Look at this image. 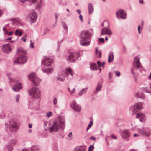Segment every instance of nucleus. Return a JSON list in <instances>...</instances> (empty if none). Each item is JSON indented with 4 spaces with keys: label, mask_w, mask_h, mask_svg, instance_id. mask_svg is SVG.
<instances>
[{
    "label": "nucleus",
    "mask_w": 151,
    "mask_h": 151,
    "mask_svg": "<svg viewBox=\"0 0 151 151\" xmlns=\"http://www.w3.org/2000/svg\"><path fill=\"white\" fill-rule=\"evenodd\" d=\"M139 2L140 4H143V0H139Z\"/></svg>",
    "instance_id": "0e129e2a"
},
{
    "label": "nucleus",
    "mask_w": 151,
    "mask_h": 151,
    "mask_svg": "<svg viewBox=\"0 0 151 151\" xmlns=\"http://www.w3.org/2000/svg\"><path fill=\"white\" fill-rule=\"evenodd\" d=\"M70 106L71 109L76 112H79L81 110V106L77 104L75 100H73L71 102Z\"/></svg>",
    "instance_id": "f8f14e48"
},
{
    "label": "nucleus",
    "mask_w": 151,
    "mask_h": 151,
    "mask_svg": "<svg viewBox=\"0 0 151 151\" xmlns=\"http://www.w3.org/2000/svg\"><path fill=\"white\" fill-rule=\"evenodd\" d=\"M13 33V32L11 31V32H9L8 34V35L9 36H10V35H11Z\"/></svg>",
    "instance_id": "774afa93"
},
{
    "label": "nucleus",
    "mask_w": 151,
    "mask_h": 151,
    "mask_svg": "<svg viewBox=\"0 0 151 151\" xmlns=\"http://www.w3.org/2000/svg\"><path fill=\"white\" fill-rule=\"evenodd\" d=\"M49 30L47 28L45 29L44 31L43 35H45L46 33Z\"/></svg>",
    "instance_id": "603ef678"
},
{
    "label": "nucleus",
    "mask_w": 151,
    "mask_h": 151,
    "mask_svg": "<svg viewBox=\"0 0 151 151\" xmlns=\"http://www.w3.org/2000/svg\"><path fill=\"white\" fill-rule=\"evenodd\" d=\"M27 35L26 34L25 35L23 36V37L21 39V40H22L24 42H25L26 41V36Z\"/></svg>",
    "instance_id": "37998d69"
},
{
    "label": "nucleus",
    "mask_w": 151,
    "mask_h": 151,
    "mask_svg": "<svg viewBox=\"0 0 151 151\" xmlns=\"http://www.w3.org/2000/svg\"><path fill=\"white\" fill-rule=\"evenodd\" d=\"M88 9L89 14H92L94 11V9L91 3H90L88 4Z\"/></svg>",
    "instance_id": "a878e982"
},
{
    "label": "nucleus",
    "mask_w": 151,
    "mask_h": 151,
    "mask_svg": "<svg viewBox=\"0 0 151 151\" xmlns=\"http://www.w3.org/2000/svg\"><path fill=\"white\" fill-rule=\"evenodd\" d=\"M65 126V122L64 118L59 116L56 120L54 121L50 124L48 130L50 133L57 132L60 130H63Z\"/></svg>",
    "instance_id": "f257e3e1"
},
{
    "label": "nucleus",
    "mask_w": 151,
    "mask_h": 151,
    "mask_svg": "<svg viewBox=\"0 0 151 151\" xmlns=\"http://www.w3.org/2000/svg\"><path fill=\"white\" fill-rule=\"evenodd\" d=\"M58 101L56 98H54L53 101V104L55 106H56L57 104Z\"/></svg>",
    "instance_id": "ea45409f"
},
{
    "label": "nucleus",
    "mask_w": 151,
    "mask_h": 151,
    "mask_svg": "<svg viewBox=\"0 0 151 151\" xmlns=\"http://www.w3.org/2000/svg\"><path fill=\"white\" fill-rule=\"evenodd\" d=\"M68 137H71L72 136V133L71 132H70L69 133V134H68Z\"/></svg>",
    "instance_id": "338daca9"
},
{
    "label": "nucleus",
    "mask_w": 151,
    "mask_h": 151,
    "mask_svg": "<svg viewBox=\"0 0 151 151\" xmlns=\"http://www.w3.org/2000/svg\"><path fill=\"white\" fill-rule=\"evenodd\" d=\"M22 34V32L21 31H19L18 29L16 30L15 32V34L16 35H18L21 36Z\"/></svg>",
    "instance_id": "f704fd0d"
},
{
    "label": "nucleus",
    "mask_w": 151,
    "mask_h": 151,
    "mask_svg": "<svg viewBox=\"0 0 151 151\" xmlns=\"http://www.w3.org/2000/svg\"><path fill=\"white\" fill-rule=\"evenodd\" d=\"M12 147H9L7 146L5 147L4 149V151H12Z\"/></svg>",
    "instance_id": "e433bc0d"
},
{
    "label": "nucleus",
    "mask_w": 151,
    "mask_h": 151,
    "mask_svg": "<svg viewBox=\"0 0 151 151\" xmlns=\"http://www.w3.org/2000/svg\"><path fill=\"white\" fill-rule=\"evenodd\" d=\"M11 24H8L6 25L5 26L3 27V31H6V29H11L12 28H11V27L10 26Z\"/></svg>",
    "instance_id": "2f4dec72"
},
{
    "label": "nucleus",
    "mask_w": 151,
    "mask_h": 151,
    "mask_svg": "<svg viewBox=\"0 0 151 151\" xmlns=\"http://www.w3.org/2000/svg\"><path fill=\"white\" fill-rule=\"evenodd\" d=\"M22 85L21 83H16L13 87L12 89L15 92H18L22 88Z\"/></svg>",
    "instance_id": "aec40b11"
},
{
    "label": "nucleus",
    "mask_w": 151,
    "mask_h": 151,
    "mask_svg": "<svg viewBox=\"0 0 151 151\" xmlns=\"http://www.w3.org/2000/svg\"><path fill=\"white\" fill-rule=\"evenodd\" d=\"M73 151H86V148L84 146H78L75 148Z\"/></svg>",
    "instance_id": "5701e85b"
},
{
    "label": "nucleus",
    "mask_w": 151,
    "mask_h": 151,
    "mask_svg": "<svg viewBox=\"0 0 151 151\" xmlns=\"http://www.w3.org/2000/svg\"><path fill=\"white\" fill-rule=\"evenodd\" d=\"M62 25L63 28L67 31L68 29V27L66 24V23L64 22H62L61 23Z\"/></svg>",
    "instance_id": "72a5a7b5"
},
{
    "label": "nucleus",
    "mask_w": 151,
    "mask_h": 151,
    "mask_svg": "<svg viewBox=\"0 0 151 151\" xmlns=\"http://www.w3.org/2000/svg\"><path fill=\"white\" fill-rule=\"evenodd\" d=\"M9 128L11 132H15L19 129V124L14 120H11L9 122Z\"/></svg>",
    "instance_id": "0eeeda50"
},
{
    "label": "nucleus",
    "mask_w": 151,
    "mask_h": 151,
    "mask_svg": "<svg viewBox=\"0 0 151 151\" xmlns=\"http://www.w3.org/2000/svg\"><path fill=\"white\" fill-rule=\"evenodd\" d=\"M139 133L142 135L149 137L151 135V129L141 130L139 131Z\"/></svg>",
    "instance_id": "a211bd4d"
},
{
    "label": "nucleus",
    "mask_w": 151,
    "mask_h": 151,
    "mask_svg": "<svg viewBox=\"0 0 151 151\" xmlns=\"http://www.w3.org/2000/svg\"><path fill=\"white\" fill-rule=\"evenodd\" d=\"M94 148L93 145L90 146L89 147L88 151H93Z\"/></svg>",
    "instance_id": "a18cd8bd"
},
{
    "label": "nucleus",
    "mask_w": 151,
    "mask_h": 151,
    "mask_svg": "<svg viewBox=\"0 0 151 151\" xmlns=\"http://www.w3.org/2000/svg\"><path fill=\"white\" fill-rule=\"evenodd\" d=\"M133 76H134V79L135 80V82H137V77H136L135 75Z\"/></svg>",
    "instance_id": "052dcab7"
},
{
    "label": "nucleus",
    "mask_w": 151,
    "mask_h": 151,
    "mask_svg": "<svg viewBox=\"0 0 151 151\" xmlns=\"http://www.w3.org/2000/svg\"><path fill=\"white\" fill-rule=\"evenodd\" d=\"M68 58L66 60L68 62H74L78 60L80 54L78 52H74L68 53Z\"/></svg>",
    "instance_id": "39448f33"
},
{
    "label": "nucleus",
    "mask_w": 151,
    "mask_h": 151,
    "mask_svg": "<svg viewBox=\"0 0 151 151\" xmlns=\"http://www.w3.org/2000/svg\"><path fill=\"white\" fill-rule=\"evenodd\" d=\"M141 26L140 25H139L138 27V33L139 34H140L141 33ZM142 29V27L141 28V29Z\"/></svg>",
    "instance_id": "8fccbe9b"
},
{
    "label": "nucleus",
    "mask_w": 151,
    "mask_h": 151,
    "mask_svg": "<svg viewBox=\"0 0 151 151\" xmlns=\"http://www.w3.org/2000/svg\"><path fill=\"white\" fill-rule=\"evenodd\" d=\"M37 7L39 9H41L42 8L43 5V1L42 0H37Z\"/></svg>",
    "instance_id": "c756f323"
},
{
    "label": "nucleus",
    "mask_w": 151,
    "mask_h": 151,
    "mask_svg": "<svg viewBox=\"0 0 151 151\" xmlns=\"http://www.w3.org/2000/svg\"><path fill=\"white\" fill-rule=\"evenodd\" d=\"M143 108V103L140 102L135 104L132 106L129 109L133 114H135L139 110L142 109Z\"/></svg>",
    "instance_id": "1a4fd4ad"
},
{
    "label": "nucleus",
    "mask_w": 151,
    "mask_h": 151,
    "mask_svg": "<svg viewBox=\"0 0 151 151\" xmlns=\"http://www.w3.org/2000/svg\"><path fill=\"white\" fill-rule=\"evenodd\" d=\"M56 79L57 80L61 82H63L65 80V78L63 77L61 75L58 76L57 78Z\"/></svg>",
    "instance_id": "473e14b6"
},
{
    "label": "nucleus",
    "mask_w": 151,
    "mask_h": 151,
    "mask_svg": "<svg viewBox=\"0 0 151 151\" xmlns=\"http://www.w3.org/2000/svg\"><path fill=\"white\" fill-rule=\"evenodd\" d=\"M136 117L139 119L142 122H145L146 120V117L144 114L142 113H139L136 115Z\"/></svg>",
    "instance_id": "6ab92c4d"
},
{
    "label": "nucleus",
    "mask_w": 151,
    "mask_h": 151,
    "mask_svg": "<svg viewBox=\"0 0 151 151\" xmlns=\"http://www.w3.org/2000/svg\"><path fill=\"white\" fill-rule=\"evenodd\" d=\"M17 143V141L16 139H12L9 141L7 146L9 147H11L12 150L13 147Z\"/></svg>",
    "instance_id": "412c9836"
},
{
    "label": "nucleus",
    "mask_w": 151,
    "mask_h": 151,
    "mask_svg": "<svg viewBox=\"0 0 151 151\" xmlns=\"http://www.w3.org/2000/svg\"><path fill=\"white\" fill-rule=\"evenodd\" d=\"M99 41L101 43H103L104 42V40L102 38H101L99 39Z\"/></svg>",
    "instance_id": "09e8293b"
},
{
    "label": "nucleus",
    "mask_w": 151,
    "mask_h": 151,
    "mask_svg": "<svg viewBox=\"0 0 151 151\" xmlns=\"http://www.w3.org/2000/svg\"><path fill=\"white\" fill-rule=\"evenodd\" d=\"M144 91L145 92L150 93L151 91L148 88L146 87H144L143 88Z\"/></svg>",
    "instance_id": "4c0bfd02"
},
{
    "label": "nucleus",
    "mask_w": 151,
    "mask_h": 151,
    "mask_svg": "<svg viewBox=\"0 0 151 151\" xmlns=\"http://www.w3.org/2000/svg\"><path fill=\"white\" fill-rule=\"evenodd\" d=\"M9 79V82H15V81L13 79L9 77H8Z\"/></svg>",
    "instance_id": "6e6d98bb"
},
{
    "label": "nucleus",
    "mask_w": 151,
    "mask_h": 151,
    "mask_svg": "<svg viewBox=\"0 0 151 151\" xmlns=\"http://www.w3.org/2000/svg\"><path fill=\"white\" fill-rule=\"evenodd\" d=\"M88 88V87H86L82 89L79 92L78 94L79 96H81L83 95L86 92Z\"/></svg>",
    "instance_id": "cd10ccee"
},
{
    "label": "nucleus",
    "mask_w": 151,
    "mask_h": 151,
    "mask_svg": "<svg viewBox=\"0 0 151 151\" xmlns=\"http://www.w3.org/2000/svg\"><path fill=\"white\" fill-rule=\"evenodd\" d=\"M102 85L99 83H98L96 87L95 90L94 91V93L95 94H96L98 92L100 91L102 88Z\"/></svg>",
    "instance_id": "bb28decb"
},
{
    "label": "nucleus",
    "mask_w": 151,
    "mask_h": 151,
    "mask_svg": "<svg viewBox=\"0 0 151 151\" xmlns=\"http://www.w3.org/2000/svg\"><path fill=\"white\" fill-rule=\"evenodd\" d=\"M58 16H59V15L58 14H57L56 13H55V20H56V22H57V19H58Z\"/></svg>",
    "instance_id": "3c124183"
},
{
    "label": "nucleus",
    "mask_w": 151,
    "mask_h": 151,
    "mask_svg": "<svg viewBox=\"0 0 151 151\" xmlns=\"http://www.w3.org/2000/svg\"><path fill=\"white\" fill-rule=\"evenodd\" d=\"M112 74L111 73H109V77L110 79L111 78H112Z\"/></svg>",
    "instance_id": "13d9d810"
},
{
    "label": "nucleus",
    "mask_w": 151,
    "mask_h": 151,
    "mask_svg": "<svg viewBox=\"0 0 151 151\" xmlns=\"http://www.w3.org/2000/svg\"><path fill=\"white\" fill-rule=\"evenodd\" d=\"M16 52L18 55H22L17 58L15 61V63L19 64H22L25 63L27 61L26 58L25 56L26 52V51L22 48L20 47L17 50Z\"/></svg>",
    "instance_id": "7ed1b4c3"
},
{
    "label": "nucleus",
    "mask_w": 151,
    "mask_h": 151,
    "mask_svg": "<svg viewBox=\"0 0 151 151\" xmlns=\"http://www.w3.org/2000/svg\"><path fill=\"white\" fill-rule=\"evenodd\" d=\"M93 35V30L90 29L89 30L83 31L80 34V44L82 46H88L90 44V42L88 40Z\"/></svg>",
    "instance_id": "f03ea898"
},
{
    "label": "nucleus",
    "mask_w": 151,
    "mask_h": 151,
    "mask_svg": "<svg viewBox=\"0 0 151 151\" xmlns=\"http://www.w3.org/2000/svg\"><path fill=\"white\" fill-rule=\"evenodd\" d=\"M53 70L54 69L52 67L48 68L46 69L42 68L41 69V70L43 72L47 74H50L52 73Z\"/></svg>",
    "instance_id": "4be33fe9"
},
{
    "label": "nucleus",
    "mask_w": 151,
    "mask_h": 151,
    "mask_svg": "<svg viewBox=\"0 0 151 151\" xmlns=\"http://www.w3.org/2000/svg\"><path fill=\"white\" fill-rule=\"evenodd\" d=\"M30 47L31 48H33L34 47V42L31 40H30Z\"/></svg>",
    "instance_id": "a19ab883"
},
{
    "label": "nucleus",
    "mask_w": 151,
    "mask_h": 151,
    "mask_svg": "<svg viewBox=\"0 0 151 151\" xmlns=\"http://www.w3.org/2000/svg\"><path fill=\"white\" fill-rule=\"evenodd\" d=\"M111 137L114 139L116 140L117 139V138L116 136L114 134H112L111 136Z\"/></svg>",
    "instance_id": "4d7b16f0"
},
{
    "label": "nucleus",
    "mask_w": 151,
    "mask_h": 151,
    "mask_svg": "<svg viewBox=\"0 0 151 151\" xmlns=\"http://www.w3.org/2000/svg\"><path fill=\"white\" fill-rule=\"evenodd\" d=\"M28 20H30L32 23L35 22L36 20L37 15L35 13L32 12L29 13L27 16Z\"/></svg>",
    "instance_id": "dca6fc26"
},
{
    "label": "nucleus",
    "mask_w": 151,
    "mask_h": 151,
    "mask_svg": "<svg viewBox=\"0 0 151 151\" xmlns=\"http://www.w3.org/2000/svg\"><path fill=\"white\" fill-rule=\"evenodd\" d=\"M68 90L71 95L73 94L74 92L75 89V88H73L72 90H71L69 87L68 88Z\"/></svg>",
    "instance_id": "c9c22d12"
},
{
    "label": "nucleus",
    "mask_w": 151,
    "mask_h": 151,
    "mask_svg": "<svg viewBox=\"0 0 151 151\" xmlns=\"http://www.w3.org/2000/svg\"><path fill=\"white\" fill-rule=\"evenodd\" d=\"M103 24L104 25H105L107 26V27H104L102 29L101 35H103L106 34H107L109 35H111L112 32L108 27L109 26V22L108 21H105L104 22Z\"/></svg>",
    "instance_id": "9b49d317"
},
{
    "label": "nucleus",
    "mask_w": 151,
    "mask_h": 151,
    "mask_svg": "<svg viewBox=\"0 0 151 151\" xmlns=\"http://www.w3.org/2000/svg\"><path fill=\"white\" fill-rule=\"evenodd\" d=\"M95 54L96 55H97V56H98V49L97 48H96V49Z\"/></svg>",
    "instance_id": "bf43d9fd"
},
{
    "label": "nucleus",
    "mask_w": 151,
    "mask_h": 151,
    "mask_svg": "<svg viewBox=\"0 0 151 151\" xmlns=\"http://www.w3.org/2000/svg\"><path fill=\"white\" fill-rule=\"evenodd\" d=\"M90 68L92 70H97V67L96 63H92L90 64Z\"/></svg>",
    "instance_id": "7c9ffc66"
},
{
    "label": "nucleus",
    "mask_w": 151,
    "mask_h": 151,
    "mask_svg": "<svg viewBox=\"0 0 151 151\" xmlns=\"http://www.w3.org/2000/svg\"><path fill=\"white\" fill-rule=\"evenodd\" d=\"M12 20L13 22L12 23L13 25H14L15 24H21L22 22L21 19L18 17L13 18L12 19Z\"/></svg>",
    "instance_id": "393cba45"
},
{
    "label": "nucleus",
    "mask_w": 151,
    "mask_h": 151,
    "mask_svg": "<svg viewBox=\"0 0 151 151\" xmlns=\"http://www.w3.org/2000/svg\"><path fill=\"white\" fill-rule=\"evenodd\" d=\"M29 2L31 3H34L37 1V0H29Z\"/></svg>",
    "instance_id": "5fc2aeb1"
},
{
    "label": "nucleus",
    "mask_w": 151,
    "mask_h": 151,
    "mask_svg": "<svg viewBox=\"0 0 151 151\" xmlns=\"http://www.w3.org/2000/svg\"><path fill=\"white\" fill-rule=\"evenodd\" d=\"M29 93L30 96L35 99H39L37 103L39 104L40 101V99L41 96V91L40 89L37 87H34L30 89Z\"/></svg>",
    "instance_id": "20e7f679"
},
{
    "label": "nucleus",
    "mask_w": 151,
    "mask_h": 151,
    "mask_svg": "<svg viewBox=\"0 0 151 151\" xmlns=\"http://www.w3.org/2000/svg\"><path fill=\"white\" fill-rule=\"evenodd\" d=\"M29 79L32 81L34 86H38L42 81V80L37 76L34 73H32L28 75Z\"/></svg>",
    "instance_id": "423d86ee"
},
{
    "label": "nucleus",
    "mask_w": 151,
    "mask_h": 151,
    "mask_svg": "<svg viewBox=\"0 0 151 151\" xmlns=\"http://www.w3.org/2000/svg\"><path fill=\"white\" fill-rule=\"evenodd\" d=\"M136 69L134 68H131V73H132V74L133 75H135V73L134 72V70H136Z\"/></svg>",
    "instance_id": "79ce46f5"
},
{
    "label": "nucleus",
    "mask_w": 151,
    "mask_h": 151,
    "mask_svg": "<svg viewBox=\"0 0 151 151\" xmlns=\"http://www.w3.org/2000/svg\"><path fill=\"white\" fill-rule=\"evenodd\" d=\"M116 15L118 19H125L126 18L127 13L125 11L121 9L117 11L116 13Z\"/></svg>",
    "instance_id": "ddd939ff"
},
{
    "label": "nucleus",
    "mask_w": 151,
    "mask_h": 151,
    "mask_svg": "<svg viewBox=\"0 0 151 151\" xmlns=\"http://www.w3.org/2000/svg\"><path fill=\"white\" fill-rule=\"evenodd\" d=\"M148 78L149 80H151V72L148 76Z\"/></svg>",
    "instance_id": "69168bd1"
},
{
    "label": "nucleus",
    "mask_w": 151,
    "mask_h": 151,
    "mask_svg": "<svg viewBox=\"0 0 151 151\" xmlns=\"http://www.w3.org/2000/svg\"><path fill=\"white\" fill-rule=\"evenodd\" d=\"M90 139L91 140H95L96 139L93 136L91 137Z\"/></svg>",
    "instance_id": "680f3d73"
},
{
    "label": "nucleus",
    "mask_w": 151,
    "mask_h": 151,
    "mask_svg": "<svg viewBox=\"0 0 151 151\" xmlns=\"http://www.w3.org/2000/svg\"><path fill=\"white\" fill-rule=\"evenodd\" d=\"M53 62L54 60L52 59L46 57L43 59L42 63L45 66H49L51 65Z\"/></svg>",
    "instance_id": "2eb2a0df"
},
{
    "label": "nucleus",
    "mask_w": 151,
    "mask_h": 151,
    "mask_svg": "<svg viewBox=\"0 0 151 151\" xmlns=\"http://www.w3.org/2000/svg\"><path fill=\"white\" fill-rule=\"evenodd\" d=\"M134 67L138 69L140 73H145V70L144 69L140 62L139 58L138 57H135L134 58Z\"/></svg>",
    "instance_id": "6e6552de"
},
{
    "label": "nucleus",
    "mask_w": 151,
    "mask_h": 151,
    "mask_svg": "<svg viewBox=\"0 0 151 151\" xmlns=\"http://www.w3.org/2000/svg\"><path fill=\"white\" fill-rule=\"evenodd\" d=\"M114 73L116 76H117L118 77L120 76V73L119 72L114 71Z\"/></svg>",
    "instance_id": "de8ad7c7"
},
{
    "label": "nucleus",
    "mask_w": 151,
    "mask_h": 151,
    "mask_svg": "<svg viewBox=\"0 0 151 151\" xmlns=\"http://www.w3.org/2000/svg\"><path fill=\"white\" fill-rule=\"evenodd\" d=\"M62 75L64 77H67L69 74H70L72 76L73 74L72 72V69L70 68H64L61 71Z\"/></svg>",
    "instance_id": "4468645a"
},
{
    "label": "nucleus",
    "mask_w": 151,
    "mask_h": 151,
    "mask_svg": "<svg viewBox=\"0 0 151 151\" xmlns=\"http://www.w3.org/2000/svg\"><path fill=\"white\" fill-rule=\"evenodd\" d=\"M46 114L47 117L48 118H49L52 116L53 113L52 112L49 111V112L47 113Z\"/></svg>",
    "instance_id": "58836bf2"
},
{
    "label": "nucleus",
    "mask_w": 151,
    "mask_h": 151,
    "mask_svg": "<svg viewBox=\"0 0 151 151\" xmlns=\"http://www.w3.org/2000/svg\"><path fill=\"white\" fill-rule=\"evenodd\" d=\"M135 96L137 98H143V94L142 92H137L135 93Z\"/></svg>",
    "instance_id": "c85d7f7f"
},
{
    "label": "nucleus",
    "mask_w": 151,
    "mask_h": 151,
    "mask_svg": "<svg viewBox=\"0 0 151 151\" xmlns=\"http://www.w3.org/2000/svg\"><path fill=\"white\" fill-rule=\"evenodd\" d=\"M79 19H80V21L82 22H83V17L81 15V14L79 16Z\"/></svg>",
    "instance_id": "864d4df0"
},
{
    "label": "nucleus",
    "mask_w": 151,
    "mask_h": 151,
    "mask_svg": "<svg viewBox=\"0 0 151 151\" xmlns=\"http://www.w3.org/2000/svg\"><path fill=\"white\" fill-rule=\"evenodd\" d=\"M20 97V95L19 94L16 95L15 97L16 101L17 102H18L19 101V99Z\"/></svg>",
    "instance_id": "c03bdc74"
},
{
    "label": "nucleus",
    "mask_w": 151,
    "mask_h": 151,
    "mask_svg": "<svg viewBox=\"0 0 151 151\" xmlns=\"http://www.w3.org/2000/svg\"><path fill=\"white\" fill-rule=\"evenodd\" d=\"M93 122L92 121H90V123L88 125H90V126H91L92 127V125H93Z\"/></svg>",
    "instance_id": "e2e57ef3"
},
{
    "label": "nucleus",
    "mask_w": 151,
    "mask_h": 151,
    "mask_svg": "<svg viewBox=\"0 0 151 151\" xmlns=\"http://www.w3.org/2000/svg\"><path fill=\"white\" fill-rule=\"evenodd\" d=\"M3 51L5 53H10L11 52V48L9 44H6L3 45L2 46Z\"/></svg>",
    "instance_id": "f3484780"
},
{
    "label": "nucleus",
    "mask_w": 151,
    "mask_h": 151,
    "mask_svg": "<svg viewBox=\"0 0 151 151\" xmlns=\"http://www.w3.org/2000/svg\"><path fill=\"white\" fill-rule=\"evenodd\" d=\"M130 134L129 130L127 129L123 130L120 132V135L123 140L127 142L129 140Z\"/></svg>",
    "instance_id": "9d476101"
},
{
    "label": "nucleus",
    "mask_w": 151,
    "mask_h": 151,
    "mask_svg": "<svg viewBox=\"0 0 151 151\" xmlns=\"http://www.w3.org/2000/svg\"><path fill=\"white\" fill-rule=\"evenodd\" d=\"M97 63L99 67L102 66L103 68L104 67V65H103L102 63H101L100 61H98L97 62Z\"/></svg>",
    "instance_id": "49530a36"
},
{
    "label": "nucleus",
    "mask_w": 151,
    "mask_h": 151,
    "mask_svg": "<svg viewBox=\"0 0 151 151\" xmlns=\"http://www.w3.org/2000/svg\"><path fill=\"white\" fill-rule=\"evenodd\" d=\"M114 59V56L113 52L112 51L110 52L108 55V61L109 63L112 62Z\"/></svg>",
    "instance_id": "b1692460"
}]
</instances>
